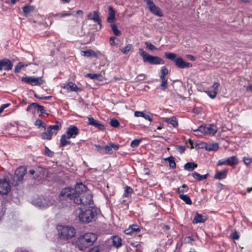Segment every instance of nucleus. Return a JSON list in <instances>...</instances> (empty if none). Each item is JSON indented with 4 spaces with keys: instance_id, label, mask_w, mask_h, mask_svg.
<instances>
[{
    "instance_id": "obj_15",
    "label": "nucleus",
    "mask_w": 252,
    "mask_h": 252,
    "mask_svg": "<svg viewBox=\"0 0 252 252\" xmlns=\"http://www.w3.org/2000/svg\"><path fill=\"white\" fill-rule=\"evenodd\" d=\"M147 5L150 11L155 15L159 17L163 16L162 11L159 7L157 6L152 1L147 3Z\"/></svg>"
},
{
    "instance_id": "obj_9",
    "label": "nucleus",
    "mask_w": 252,
    "mask_h": 252,
    "mask_svg": "<svg viewBox=\"0 0 252 252\" xmlns=\"http://www.w3.org/2000/svg\"><path fill=\"white\" fill-rule=\"evenodd\" d=\"M76 233L75 229L70 226H63L62 228L59 233L60 237L64 239H68L72 238Z\"/></svg>"
},
{
    "instance_id": "obj_4",
    "label": "nucleus",
    "mask_w": 252,
    "mask_h": 252,
    "mask_svg": "<svg viewBox=\"0 0 252 252\" xmlns=\"http://www.w3.org/2000/svg\"><path fill=\"white\" fill-rule=\"evenodd\" d=\"M138 51L145 63H149L150 64H164L165 63L164 60L160 57L152 56L146 53L142 48H139Z\"/></svg>"
},
{
    "instance_id": "obj_33",
    "label": "nucleus",
    "mask_w": 252,
    "mask_h": 252,
    "mask_svg": "<svg viewBox=\"0 0 252 252\" xmlns=\"http://www.w3.org/2000/svg\"><path fill=\"white\" fill-rule=\"evenodd\" d=\"M133 192V189L130 187L126 186L125 189L123 196L125 197H129L131 196V195Z\"/></svg>"
},
{
    "instance_id": "obj_39",
    "label": "nucleus",
    "mask_w": 252,
    "mask_h": 252,
    "mask_svg": "<svg viewBox=\"0 0 252 252\" xmlns=\"http://www.w3.org/2000/svg\"><path fill=\"white\" fill-rule=\"evenodd\" d=\"M188 189V187L186 185L184 184L181 187L178 188V192L179 193L180 195L181 194H183L184 192H187Z\"/></svg>"
},
{
    "instance_id": "obj_1",
    "label": "nucleus",
    "mask_w": 252,
    "mask_h": 252,
    "mask_svg": "<svg viewBox=\"0 0 252 252\" xmlns=\"http://www.w3.org/2000/svg\"><path fill=\"white\" fill-rule=\"evenodd\" d=\"M86 190L87 187L82 183H79L76 185L74 188L68 187L63 189L60 192V196L73 200L78 205H91L93 204V196L91 194L86 192L81 197Z\"/></svg>"
},
{
    "instance_id": "obj_17",
    "label": "nucleus",
    "mask_w": 252,
    "mask_h": 252,
    "mask_svg": "<svg viewBox=\"0 0 252 252\" xmlns=\"http://www.w3.org/2000/svg\"><path fill=\"white\" fill-rule=\"evenodd\" d=\"M89 19L93 20L94 22L97 23L101 27V20L99 15V12L98 11H94L93 14L90 13L88 15Z\"/></svg>"
},
{
    "instance_id": "obj_53",
    "label": "nucleus",
    "mask_w": 252,
    "mask_h": 252,
    "mask_svg": "<svg viewBox=\"0 0 252 252\" xmlns=\"http://www.w3.org/2000/svg\"><path fill=\"white\" fill-rule=\"evenodd\" d=\"M37 110L38 112L41 113V114H46V110L44 109V106H43L42 105H39Z\"/></svg>"
},
{
    "instance_id": "obj_28",
    "label": "nucleus",
    "mask_w": 252,
    "mask_h": 252,
    "mask_svg": "<svg viewBox=\"0 0 252 252\" xmlns=\"http://www.w3.org/2000/svg\"><path fill=\"white\" fill-rule=\"evenodd\" d=\"M219 146L218 143H208L205 146L206 150L208 151H217L219 149Z\"/></svg>"
},
{
    "instance_id": "obj_57",
    "label": "nucleus",
    "mask_w": 252,
    "mask_h": 252,
    "mask_svg": "<svg viewBox=\"0 0 252 252\" xmlns=\"http://www.w3.org/2000/svg\"><path fill=\"white\" fill-rule=\"evenodd\" d=\"M230 236L234 240H238L239 239V236L236 231L233 232L231 234Z\"/></svg>"
},
{
    "instance_id": "obj_13",
    "label": "nucleus",
    "mask_w": 252,
    "mask_h": 252,
    "mask_svg": "<svg viewBox=\"0 0 252 252\" xmlns=\"http://www.w3.org/2000/svg\"><path fill=\"white\" fill-rule=\"evenodd\" d=\"M220 85L219 83L216 82L207 90L205 91V92L210 98H215L217 94Z\"/></svg>"
},
{
    "instance_id": "obj_12",
    "label": "nucleus",
    "mask_w": 252,
    "mask_h": 252,
    "mask_svg": "<svg viewBox=\"0 0 252 252\" xmlns=\"http://www.w3.org/2000/svg\"><path fill=\"white\" fill-rule=\"evenodd\" d=\"M21 81L32 86L40 85L43 81L41 77L26 76L21 78Z\"/></svg>"
},
{
    "instance_id": "obj_47",
    "label": "nucleus",
    "mask_w": 252,
    "mask_h": 252,
    "mask_svg": "<svg viewBox=\"0 0 252 252\" xmlns=\"http://www.w3.org/2000/svg\"><path fill=\"white\" fill-rule=\"evenodd\" d=\"M87 76L89 77L90 78L92 79H97L100 76V75L99 74H88Z\"/></svg>"
},
{
    "instance_id": "obj_51",
    "label": "nucleus",
    "mask_w": 252,
    "mask_h": 252,
    "mask_svg": "<svg viewBox=\"0 0 252 252\" xmlns=\"http://www.w3.org/2000/svg\"><path fill=\"white\" fill-rule=\"evenodd\" d=\"M96 120L94 119L93 117L88 118V124L90 125L94 126L96 124Z\"/></svg>"
},
{
    "instance_id": "obj_19",
    "label": "nucleus",
    "mask_w": 252,
    "mask_h": 252,
    "mask_svg": "<svg viewBox=\"0 0 252 252\" xmlns=\"http://www.w3.org/2000/svg\"><path fill=\"white\" fill-rule=\"evenodd\" d=\"M64 89H65L67 92H78L81 90L78 88L76 84L72 82H69L68 84H65L63 87Z\"/></svg>"
},
{
    "instance_id": "obj_35",
    "label": "nucleus",
    "mask_w": 252,
    "mask_h": 252,
    "mask_svg": "<svg viewBox=\"0 0 252 252\" xmlns=\"http://www.w3.org/2000/svg\"><path fill=\"white\" fill-rule=\"evenodd\" d=\"M34 7L32 5H27L23 7V11L25 15H28L34 10Z\"/></svg>"
},
{
    "instance_id": "obj_23",
    "label": "nucleus",
    "mask_w": 252,
    "mask_h": 252,
    "mask_svg": "<svg viewBox=\"0 0 252 252\" xmlns=\"http://www.w3.org/2000/svg\"><path fill=\"white\" fill-rule=\"evenodd\" d=\"M112 245L114 247L118 248L122 245V240L121 237L116 235L111 237Z\"/></svg>"
},
{
    "instance_id": "obj_8",
    "label": "nucleus",
    "mask_w": 252,
    "mask_h": 252,
    "mask_svg": "<svg viewBox=\"0 0 252 252\" xmlns=\"http://www.w3.org/2000/svg\"><path fill=\"white\" fill-rule=\"evenodd\" d=\"M27 172V169L24 166H20L18 168L15 172L14 175L12 177L13 182L15 186L18 185L23 180V177Z\"/></svg>"
},
{
    "instance_id": "obj_42",
    "label": "nucleus",
    "mask_w": 252,
    "mask_h": 252,
    "mask_svg": "<svg viewBox=\"0 0 252 252\" xmlns=\"http://www.w3.org/2000/svg\"><path fill=\"white\" fill-rule=\"evenodd\" d=\"M132 47L131 44H128L127 45L125 48H121L120 49V51L123 52L125 54H126L128 53V52L130 50Z\"/></svg>"
},
{
    "instance_id": "obj_11",
    "label": "nucleus",
    "mask_w": 252,
    "mask_h": 252,
    "mask_svg": "<svg viewBox=\"0 0 252 252\" xmlns=\"http://www.w3.org/2000/svg\"><path fill=\"white\" fill-rule=\"evenodd\" d=\"M11 190L9 180L6 178L0 179V193L7 194Z\"/></svg>"
},
{
    "instance_id": "obj_10",
    "label": "nucleus",
    "mask_w": 252,
    "mask_h": 252,
    "mask_svg": "<svg viewBox=\"0 0 252 252\" xmlns=\"http://www.w3.org/2000/svg\"><path fill=\"white\" fill-rule=\"evenodd\" d=\"M239 160L237 157L233 156L226 159H221L219 160L217 163V165L218 166H221L223 165L234 166L237 164Z\"/></svg>"
},
{
    "instance_id": "obj_30",
    "label": "nucleus",
    "mask_w": 252,
    "mask_h": 252,
    "mask_svg": "<svg viewBox=\"0 0 252 252\" xmlns=\"http://www.w3.org/2000/svg\"><path fill=\"white\" fill-rule=\"evenodd\" d=\"M28 66V64L27 63H24L22 62H19L15 67L14 72L15 73H19L23 68Z\"/></svg>"
},
{
    "instance_id": "obj_63",
    "label": "nucleus",
    "mask_w": 252,
    "mask_h": 252,
    "mask_svg": "<svg viewBox=\"0 0 252 252\" xmlns=\"http://www.w3.org/2000/svg\"><path fill=\"white\" fill-rule=\"evenodd\" d=\"M196 133L195 135L197 136H202L203 135H205L204 132H195Z\"/></svg>"
},
{
    "instance_id": "obj_36",
    "label": "nucleus",
    "mask_w": 252,
    "mask_h": 252,
    "mask_svg": "<svg viewBox=\"0 0 252 252\" xmlns=\"http://www.w3.org/2000/svg\"><path fill=\"white\" fill-rule=\"evenodd\" d=\"M166 122L169 124H171L174 127L178 125V122L176 118L172 117L167 118Z\"/></svg>"
},
{
    "instance_id": "obj_43",
    "label": "nucleus",
    "mask_w": 252,
    "mask_h": 252,
    "mask_svg": "<svg viewBox=\"0 0 252 252\" xmlns=\"http://www.w3.org/2000/svg\"><path fill=\"white\" fill-rule=\"evenodd\" d=\"M35 126H38V127H43L44 129H45L46 124L41 120L38 119L36 120L34 123Z\"/></svg>"
},
{
    "instance_id": "obj_50",
    "label": "nucleus",
    "mask_w": 252,
    "mask_h": 252,
    "mask_svg": "<svg viewBox=\"0 0 252 252\" xmlns=\"http://www.w3.org/2000/svg\"><path fill=\"white\" fill-rule=\"evenodd\" d=\"M243 161H244V163H245V164L248 165L250 164H251V163H252V158H249L244 157Z\"/></svg>"
},
{
    "instance_id": "obj_14",
    "label": "nucleus",
    "mask_w": 252,
    "mask_h": 252,
    "mask_svg": "<svg viewBox=\"0 0 252 252\" xmlns=\"http://www.w3.org/2000/svg\"><path fill=\"white\" fill-rule=\"evenodd\" d=\"M120 146L113 143H110L108 145H105L103 147L102 155L112 154L113 153V149L117 150L119 149Z\"/></svg>"
},
{
    "instance_id": "obj_31",
    "label": "nucleus",
    "mask_w": 252,
    "mask_h": 252,
    "mask_svg": "<svg viewBox=\"0 0 252 252\" xmlns=\"http://www.w3.org/2000/svg\"><path fill=\"white\" fill-rule=\"evenodd\" d=\"M82 55L88 57H94L95 58L97 57V54L92 50H89L87 51H82Z\"/></svg>"
},
{
    "instance_id": "obj_38",
    "label": "nucleus",
    "mask_w": 252,
    "mask_h": 252,
    "mask_svg": "<svg viewBox=\"0 0 252 252\" xmlns=\"http://www.w3.org/2000/svg\"><path fill=\"white\" fill-rule=\"evenodd\" d=\"M165 160H168L169 162V166L171 168H175L176 163L174 161V158L172 157H169L165 158Z\"/></svg>"
},
{
    "instance_id": "obj_58",
    "label": "nucleus",
    "mask_w": 252,
    "mask_h": 252,
    "mask_svg": "<svg viewBox=\"0 0 252 252\" xmlns=\"http://www.w3.org/2000/svg\"><path fill=\"white\" fill-rule=\"evenodd\" d=\"M10 103H6L4 104L1 105V106L0 108V114L2 113V112L3 111L4 109L8 107L9 106H10Z\"/></svg>"
},
{
    "instance_id": "obj_62",
    "label": "nucleus",
    "mask_w": 252,
    "mask_h": 252,
    "mask_svg": "<svg viewBox=\"0 0 252 252\" xmlns=\"http://www.w3.org/2000/svg\"><path fill=\"white\" fill-rule=\"evenodd\" d=\"M188 58L191 61H194L195 60V58L194 56H193L192 55H188L187 56Z\"/></svg>"
},
{
    "instance_id": "obj_5",
    "label": "nucleus",
    "mask_w": 252,
    "mask_h": 252,
    "mask_svg": "<svg viewBox=\"0 0 252 252\" xmlns=\"http://www.w3.org/2000/svg\"><path fill=\"white\" fill-rule=\"evenodd\" d=\"M165 57L174 62L176 65L180 68H189L192 66L191 63L185 62L181 57H177V55L173 53H165Z\"/></svg>"
},
{
    "instance_id": "obj_64",
    "label": "nucleus",
    "mask_w": 252,
    "mask_h": 252,
    "mask_svg": "<svg viewBox=\"0 0 252 252\" xmlns=\"http://www.w3.org/2000/svg\"><path fill=\"white\" fill-rule=\"evenodd\" d=\"M83 13V11H82L81 10H79L77 11V12H76V14L78 15H82Z\"/></svg>"
},
{
    "instance_id": "obj_34",
    "label": "nucleus",
    "mask_w": 252,
    "mask_h": 252,
    "mask_svg": "<svg viewBox=\"0 0 252 252\" xmlns=\"http://www.w3.org/2000/svg\"><path fill=\"white\" fill-rule=\"evenodd\" d=\"M179 198L185 202L187 204L190 205L192 203V201L190 197L187 195L181 194L179 195Z\"/></svg>"
},
{
    "instance_id": "obj_48",
    "label": "nucleus",
    "mask_w": 252,
    "mask_h": 252,
    "mask_svg": "<svg viewBox=\"0 0 252 252\" xmlns=\"http://www.w3.org/2000/svg\"><path fill=\"white\" fill-rule=\"evenodd\" d=\"M94 127L98 128L99 129L101 130H103L105 129V126L99 123L98 121H96V124L94 126Z\"/></svg>"
},
{
    "instance_id": "obj_6",
    "label": "nucleus",
    "mask_w": 252,
    "mask_h": 252,
    "mask_svg": "<svg viewBox=\"0 0 252 252\" xmlns=\"http://www.w3.org/2000/svg\"><path fill=\"white\" fill-rule=\"evenodd\" d=\"M61 127V124L57 122L55 125H50L47 128V131L43 132L41 137L43 139L50 140L52 135H56Z\"/></svg>"
},
{
    "instance_id": "obj_24",
    "label": "nucleus",
    "mask_w": 252,
    "mask_h": 252,
    "mask_svg": "<svg viewBox=\"0 0 252 252\" xmlns=\"http://www.w3.org/2000/svg\"><path fill=\"white\" fill-rule=\"evenodd\" d=\"M228 171V169L227 168H225L221 171H217L215 175V178L219 180L225 179L226 177Z\"/></svg>"
},
{
    "instance_id": "obj_18",
    "label": "nucleus",
    "mask_w": 252,
    "mask_h": 252,
    "mask_svg": "<svg viewBox=\"0 0 252 252\" xmlns=\"http://www.w3.org/2000/svg\"><path fill=\"white\" fill-rule=\"evenodd\" d=\"M207 220V217L205 214H200L196 213L193 220H192V223L194 224L198 223H203Z\"/></svg>"
},
{
    "instance_id": "obj_2",
    "label": "nucleus",
    "mask_w": 252,
    "mask_h": 252,
    "mask_svg": "<svg viewBox=\"0 0 252 252\" xmlns=\"http://www.w3.org/2000/svg\"><path fill=\"white\" fill-rule=\"evenodd\" d=\"M96 239L97 236L95 234L87 233L79 237L77 245L81 251H83L89 246L92 245Z\"/></svg>"
},
{
    "instance_id": "obj_56",
    "label": "nucleus",
    "mask_w": 252,
    "mask_h": 252,
    "mask_svg": "<svg viewBox=\"0 0 252 252\" xmlns=\"http://www.w3.org/2000/svg\"><path fill=\"white\" fill-rule=\"evenodd\" d=\"M169 71L168 69L165 67V66H163L161 69V74L165 76L167 74H168Z\"/></svg>"
},
{
    "instance_id": "obj_29",
    "label": "nucleus",
    "mask_w": 252,
    "mask_h": 252,
    "mask_svg": "<svg viewBox=\"0 0 252 252\" xmlns=\"http://www.w3.org/2000/svg\"><path fill=\"white\" fill-rule=\"evenodd\" d=\"M197 167V164L194 162H187L184 166V169L189 171H193L195 168Z\"/></svg>"
},
{
    "instance_id": "obj_55",
    "label": "nucleus",
    "mask_w": 252,
    "mask_h": 252,
    "mask_svg": "<svg viewBox=\"0 0 252 252\" xmlns=\"http://www.w3.org/2000/svg\"><path fill=\"white\" fill-rule=\"evenodd\" d=\"M101 249L99 246H94L92 248L89 252H100Z\"/></svg>"
},
{
    "instance_id": "obj_7",
    "label": "nucleus",
    "mask_w": 252,
    "mask_h": 252,
    "mask_svg": "<svg viewBox=\"0 0 252 252\" xmlns=\"http://www.w3.org/2000/svg\"><path fill=\"white\" fill-rule=\"evenodd\" d=\"M192 130L194 132H204L205 135H214L218 131L217 126L213 124H209L205 126H200L197 129H193Z\"/></svg>"
},
{
    "instance_id": "obj_49",
    "label": "nucleus",
    "mask_w": 252,
    "mask_h": 252,
    "mask_svg": "<svg viewBox=\"0 0 252 252\" xmlns=\"http://www.w3.org/2000/svg\"><path fill=\"white\" fill-rule=\"evenodd\" d=\"M71 14L70 13H67L65 11H63L62 13H57L56 15V16H60V17H64L65 16H68L71 15Z\"/></svg>"
},
{
    "instance_id": "obj_25",
    "label": "nucleus",
    "mask_w": 252,
    "mask_h": 252,
    "mask_svg": "<svg viewBox=\"0 0 252 252\" xmlns=\"http://www.w3.org/2000/svg\"><path fill=\"white\" fill-rule=\"evenodd\" d=\"M115 19V11L111 6L109 7V16L107 21L109 23H113Z\"/></svg>"
},
{
    "instance_id": "obj_27",
    "label": "nucleus",
    "mask_w": 252,
    "mask_h": 252,
    "mask_svg": "<svg viewBox=\"0 0 252 252\" xmlns=\"http://www.w3.org/2000/svg\"><path fill=\"white\" fill-rule=\"evenodd\" d=\"M35 204L36 206H37L39 208L41 209L46 208L53 204L52 203H47V202H45V200H44L43 201L36 200L35 201Z\"/></svg>"
},
{
    "instance_id": "obj_41",
    "label": "nucleus",
    "mask_w": 252,
    "mask_h": 252,
    "mask_svg": "<svg viewBox=\"0 0 252 252\" xmlns=\"http://www.w3.org/2000/svg\"><path fill=\"white\" fill-rule=\"evenodd\" d=\"M141 141H142L141 139H134L131 141V142L130 143V146L132 148L137 147L139 145Z\"/></svg>"
},
{
    "instance_id": "obj_3",
    "label": "nucleus",
    "mask_w": 252,
    "mask_h": 252,
    "mask_svg": "<svg viewBox=\"0 0 252 252\" xmlns=\"http://www.w3.org/2000/svg\"><path fill=\"white\" fill-rule=\"evenodd\" d=\"M98 211L97 208L94 207H90L84 211H81L78 215L79 219L82 222L88 223L96 220Z\"/></svg>"
},
{
    "instance_id": "obj_22",
    "label": "nucleus",
    "mask_w": 252,
    "mask_h": 252,
    "mask_svg": "<svg viewBox=\"0 0 252 252\" xmlns=\"http://www.w3.org/2000/svg\"><path fill=\"white\" fill-rule=\"evenodd\" d=\"M134 116L137 117H143L145 119L147 120L150 122L152 121V114L149 113H145L143 112L135 111L134 112Z\"/></svg>"
},
{
    "instance_id": "obj_21",
    "label": "nucleus",
    "mask_w": 252,
    "mask_h": 252,
    "mask_svg": "<svg viewBox=\"0 0 252 252\" xmlns=\"http://www.w3.org/2000/svg\"><path fill=\"white\" fill-rule=\"evenodd\" d=\"M140 230L139 227L137 225L133 224L125 230V232L127 235H132L133 233L139 232Z\"/></svg>"
},
{
    "instance_id": "obj_45",
    "label": "nucleus",
    "mask_w": 252,
    "mask_h": 252,
    "mask_svg": "<svg viewBox=\"0 0 252 252\" xmlns=\"http://www.w3.org/2000/svg\"><path fill=\"white\" fill-rule=\"evenodd\" d=\"M145 44L146 47L150 50L153 51L156 49V47L154 45L148 41L145 42Z\"/></svg>"
},
{
    "instance_id": "obj_20",
    "label": "nucleus",
    "mask_w": 252,
    "mask_h": 252,
    "mask_svg": "<svg viewBox=\"0 0 252 252\" xmlns=\"http://www.w3.org/2000/svg\"><path fill=\"white\" fill-rule=\"evenodd\" d=\"M2 70L9 71L13 67V64L10 60L6 59L0 60Z\"/></svg>"
},
{
    "instance_id": "obj_26",
    "label": "nucleus",
    "mask_w": 252,
    "mask_h": 252,
    "mask_svg": "<svg viewBox=\"0 0 252 252\" xmlns=\"http://www.w3.org/2000/svg\"><path fill=\"white\" fill-rule=\"evenodd\" d=\"M191 175L194 179L197 180L203 181L207 178L209 174L207 173L205 175H201L196 172H194L191 174Z\"/></svg>"
},
{
    "instance_id": "obj_40",
    "label": "nucleus",
    "mask_w": 252,
    "mask_h": 252,
    "mask_svg": "<svg viewBox=\"0 0 252 252\" xmlns=\"http://www.w3.org/2000/svg\"><path fill=\"white\" fill-rule=\"evenodd\" d=\"M111 29L112 30V31L114 33L116 36H119L121 34V32L120 30H119L117 28V26L114 24H112L111 25Z\"/></svg>"
},
{
    "instance_id": "obj_59",
    "label": "nucleus",
    "mask_w": 252,
    "mask_h": 252,
    "mask_svg": "<svg viewBox=\"0 0 252 252\" xmlns=\"http://www.w3.org/2000/svg\"><path fill=\"white\" fill-rule=\"evenodd\" d=\"M95 147L96 148L97 151L101 154L102 151L103 150V147L102 146H100L99 145L95 144Z\"/></svg>"
},
{
    "instance_id": "obj_46",
    "label": "nucleus",
    "mask_w": 252,
    "mask_h": 252,
    "mask_svg": "<svg viewBox=\"0 0 252 252\" xmlns=\"http://www.w3.org/2000/svg\"><path fill=\"white\" fill-rule=\"evenodd\" d=\"M45 155L48 157H51L53 155V152L46 146L45 148Z\"/></svg>"
},
{
    "instance_id": "obj_60",
    "label": "nucleus",
    "mask_w": 252,
    "mask_h": 252,
    "mask_svg": "<svg viewBox=\"0 0 252 252\" xmlns=\"http://www.w3.org/2000/svg\"><path fill=\"white\" fill-rule=\"evenodd\" d=\"M116 39V37H114V36H113V37H111L110 38V45H116V44L115 43V40Z\"/></svg>"
},
{
    "instance_id": "obj_52",
    "label": "nucleus",
    "mask_w": 252,
    "mask_h": 252,
    "mask_svg": "<svg viewBox=\"0 0 252 252\" xmlns=\"http://www.w3.org/2000/svg\"><path fill=\"white\" fill-rule=\"evenodd\" d=\"M167 80H161V83L160 84L161 89L162 90H164L167 87Z\"/></svg>"
},
{
    "instance_id": "obj_61",
    "label": "nucleus",
    "mask_w": 252,
    "mask_h": 252,
    "mask_svg": "<svg viewBox=\"0 0 252 252\" xmlns=\"http://www.w3.org/2000/svg\"><path fill=\"white\" fill-rule=\"evenodd\" d=\"M137 78L139 80H143L145 79V75L144 74H139L137 76Z\"/></svg>"
},
{
    "instance_id": "obj_32",
    "label": "nucleus",
    "mask_w": 252,
    "mask_h": 252,
    "mask_svg": "<svg viewBox=\"0 0 252 252\" xmlns=\"http://www.w3.org/2000/svg\"><path fill=\"white\" fill-rule=\"evenodd\" d=\"M67 136L66 135L63 134L62 135L60 140V144L61 146L64 147L65 145L70 143V141L67 140Z\"/></svg>"
},
{
    "instance_id": "obj_16",
    "label": "nucleus",
    "mask_w": 252,
    "mask_h": 252,
    "mask_svg": "<svg viewBox=\"0 0 252 252\" xmlns=\"http://www.w3.org/2000/svg\"><path fill=\"white\" fill-rule=\"evenodd\" d=\"M78 128L76 126L71 125L67 128L66 130L67 138H74L78 135Z\"/></svg>"
},
{
    "instance_id": "obj_44",
    "label": "nucleus",
    "mask_w": 252,
    "mask_h": 252,
    "mask_svg": "<svg viewBox=\"0 0 252 252\" xmlns=\"http://www.w3.org/2000/svg\"><path fill=\"white\" fill-rule=\"evenodd\" d=\"M110 125L114 127H117L120 125V123L118 120L116 119H113L110 121Z\"/></svg>"
},
{
    "instance_id": "obj_54",
    "label": "nucleus",
    "mask_w": 252,
    "mask_h": 252,
    "mask_svg": "<svg viewBox=\"0 0 252 252\" xmlns=\"http://www.w3.org/2000/svg\"><path fill=\"white\" fill-rule=\"evenodd\" d=\"M34 96L38 99H45V100H50L52 98V96H46L40 97L36 94H34Z\"/></svg>"
},
{
    "instance_id": "obj_37",
    "label": "nucleus",
    "mask_w": 252,
    "mask_h": 252,
    "mask_svg": "<svg viewBox=\"0 0 252 252\" xmlns=\"http://www.w3.org/2000/svg\"><path fill=\"white\" fill-rule=\"evenodd\" d=\"M39 105V104H38L37 103H35V102L32 103V104H31L30 105H29L28 106L26 110L27 111H29V112H30V111L33 112V111L35 109H37Z\"/></svg>"
}]
</instances>
